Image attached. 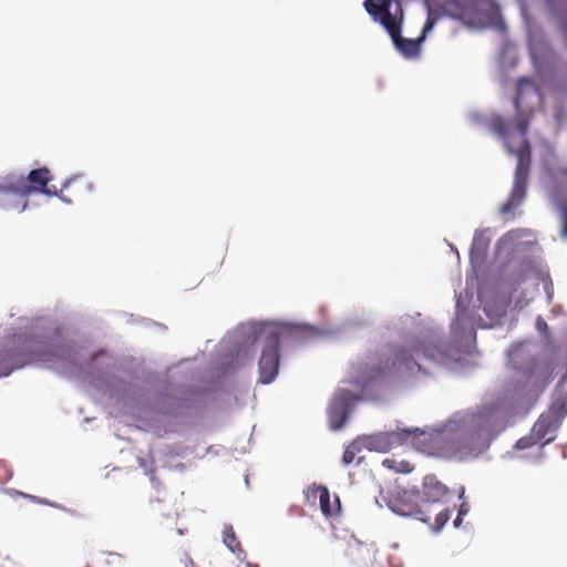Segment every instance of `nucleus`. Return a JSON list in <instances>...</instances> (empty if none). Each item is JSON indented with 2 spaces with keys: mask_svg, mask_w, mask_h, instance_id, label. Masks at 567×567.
I'll return each mask as SVG.
<instances>
[{
  "mask_svg": "<svg viewBox=\"0 0 567 567\" xmlns=\"http://www.w3.org/2000/svg\"><path fill=\"white\" fill-rule=\"evenodd\" d=\"M422 487V503L426 504L425 508L429 509V514L431 515L432 505L443 502L449 495V488L434 475L425 476Z\"/></svg>",
  "mask_w": 567,
  "mask_h": 567,
  "instance_id": "13",
  "label": "nucleus"
},
{
  "mask_svg": "<svg viewBox=\"0 0 567 567\" xmlns=\"http://www.w3.org/2000/svg\"><path fill=\"white\" fill-rule=\"evenodd\" d=\"M559 174H560V176H561V177L567 178V167L561 168V169L559 171Z\"/></svg>",
  "mask_w": 567,
  "mask_h": 567,
  "instance_id": "30",
  "label": "nucleus"
},
{
  "mask_svg": "<svg viewBox=\"0 0 567 567\" xmlns=\"http://www.w3.org/2000/svg\"><path fill=\"white\" fill-rule=\"evenodd\" d=\"M536 329L537 331L547 340H549L550 338V331H549V327L548 324L546 323V321L540 317L538 316L536 318Z\"/></svg>",
  "mask_w": 567,
  "mask_h": 567,
  "instance_id": "27",
  "label": "nucleus"
},
{
  "mask_svg": "<svg viewBox=\"0 0 567 567\" xmlns=\"http://www.w3.org/2000/svg\"><path fill=\"white\" fill-rule=\"evenodd\" d=\"M29 342L48 347L60 348L68 340V331L63 326L56 323H44L41 319L31 322Z\"/></svg>",
  "mask_w": 567,
  "mask_h": 567,
  "instance_id": "9",
  "label": "nucleus"
},
{
  "mask_svg": "<svg viewBox=\"0 0 567 567\" xmlns=\"http://www.w3.org/2000/svg\"><path fill=\"white\" fill-rule=\"evenodd\" d=\"M311 494L313 497L319 498L320 508L324 516L331 517L339 513V509H340L339 498L337 497L332 504L331 499H330V493L327 487L316 486L311 489Z\"/></svg>",
  "mask_w": 567,
  "mask_h": 567,
  "instance_id": "15",
  "label": "nucleus"
},
{
  "mask_svg": "<svg viewBox=\"0 0 567 567\" xmlns=\"http://www.w3.org/2000/svg\"><path fill=\"white\" fill-rule=\"evenodd\" d=\"M223 535H224V544L233 553H235V554L236 553H238V554L244 553V550L241 549L240 543H239V540L236 537V534L234 532L233 526L225 525L224 530H223Z\"/></svg>",
  "mask_w": 567,
  "mask_h": 567,
  "instance_id": "21",
  "label": "nucleus"
},
{
  "mask_svg": "<svg viewBox=\"0 0 567 567\" xmlns=\"http://www.w3.org/2000/svg\"><path fill=\"white\" fill-rule=\"evenodd\" d=\"M91 190V184L83 177L75 176L68 179L60 190L53 186V195L66 204H72Z\"/></svg>",
  "mask_w": 567,
  "mask_h": 567,
  "instance_id": "12",
  "label": "nucleus"
},
{
  "mask_svg": "<svg viewBox=\"0 0 567 567\" xmlns=\"http://www.w3.org/2000/svg\"><path fill=\"white\" fill-rule=\"evenodd\" d=\"M54 358L56 359V363L61 368L59 373L62 374V375H65V377H73V374H74L73 365L74 364L72 362V359L74 357H63V355H60V357H54Z\"/></svg>",
  "mask_w": 567,
  "mask_h": 567,
  "instance_id": "24",
  "label": "nucleus"
},
{
  "mask_svg": "<svg viewBox=\"0 0 567 567\" xmlns=\"http://www.w3.org/2000/svg\"><path fill=\"white\" fill-rule=\"evenodd\" d=\"M465 513H466V511L464 509V505H462L460 508L458 515L462 516Z\"/></svg>",
  "mask_w": 567,
  "mask_h": 567,
  "instance_id": "33",
  "label": "nucleus"
},
{
  "mask_svg": "<svg viewBox=\"0 0 567 567\" xmlns=\"http://www.w3.org/2000/svg\"><path fill=\"white\" fill-rule=\"evenodd\" d=\"M13 183L11 174L0 179V207L4 210H12Z\"/></svg>",
  "mask_w": 567,
  "mask_h": 567,
  "instance_id": "17",
  "label": "nucleus"
},
{
  "mask_svg": "<svg viewBox=\"0 0 567 567\" xmlns=\"http://www.w3.org/2000/svg\"><path fill=\"white\" fill-rule=\"evenodd\" d=\"M18 357H0V378L7 377L11 373L13 368H9L10 361L12 359H17Z\"/></svg>",
  "mask_w": 567,
  "mask_h": 567,
  "instance_id": "26",
  "label": "nucleus"
},
{
  "mask_svg": "<svg viewBox=\"0 0 567 567\" xmlns=\"http://www.w3.org/2000/svg\"><path fill=\"white\" fill-rule=\"evenodd\" d=\"M560 210L563 217V227L560 235L561 237L567 238V202L564 205H561Z\"/></svg>",
  "mask_w": 567,
  "mask_h": 567,
  "instance_id": "28",
  "label": "nucleus"
},
{
  "mask_svg": "<svg viewBox=\"0 0 567 567\" xmlns=\"http://www.w3.org/2000/svg\"><path fill=\"white\" fill-rule=\"evenodd\" d=\"M369 360H371V361L360 362L357 367H353L352 372H351L350 383L352 385H354L355 388H359L362 392H364L370 385H373V384H379V385L383 386L380 382H370L367 385H363L362 383L355 382V379H357V377L359 374L360 369H361V374L363 372L371 373V371L369 369H365V364H379V363H384L386 361V360H384V361H382V360L375 361V357H369Z\"/></svg>",
  "mask_w": 567,
  "mask_h": 567,
  "instance_id": "20",
  "label": "nucleus"
},
{
  "mask_svg": "<svg viewBox=\"0 0 567 567\" xmlns=\"http://www.w3.org/2000/svg\"><path fill=\"white\" fill-rule=\"evenodd\" d=\"M157 326L163 328V329H166V326H163V324H157Z\"/></svg>",
  "mask_w": 567,
  "mask_h": 567,
  "instance_id": "35",
  "label": "nucleus"
},
{
  "mask_svg": "<svg viewBox=\"0 0 567 567\" xmlns=\"http://www.w3.org/2000/svg\"><path fill=\"white\" fill-rule=\"evenodd\" d=\"M514 153L513 150H509ZM517 155V165L514 173V183L511 194L507 200L502 205L499 212L502 214H508L516 207H518L526 197L528 176L530 167V146L525 140L522 146L515 152Z\"/></svg>",
  "mask_w": 567,
  "mask_h": 567,
  "instance_id": "8",
  "label": "nucleus"
},
{
  "mask_svg": "<svg viewBox=\"0 0 567 567\" xmlns=\"http://www.w3.org/2000/svg\"><path fill=\"white\" fill-rule=\"evenodd\" d=\"M369 360H371V361L360 362L357 367H353L352 372H351L350 383L352 385H354L355 388H359L362 392H364L370 385H373V384H379V385L383 386L380 382H370L367 385H363L362 383L355 382V379H357V377L359 374L360 369H361V374L363 372L371 373V371L369 369H365V364H379V363H384L386 361V360H384V361H382V360L375 361V357H369Z\"/></svg>",
  "mask_w": 567,
  "mask_h": 567,
  "instance_id": "19",
  "label": "nucleus"
},
{
  "mask_svg": "<svg viewBox=\"0 0 567 567\" xmlns=\"http://www.w3.org/2000/svg\"><path fill=\"white\" fill-rule=\"evenodd\" d=\"M464 429L453 442V453L460 458L477 456L483 453L492 440V423L482 415L471 414L463 419Z\"/></svg>",
  "mask_w": 567,
  "mask_h": 567,
  "instance_id": "5",
  "label": "nucleus"
},
{
  "mask_svg": "<svg viewBox=\"0 0 567 567\" xmlns=\"http://www.w3.org/2000/svg\"><path fill=\"white\" fill-rule=\"evenodd\" d=\"M51 179V172L47 167L32 169L27 177L11 174L13 183L12 212L22 213L28 207V197L32 193L53 195V189L48 187Z\"/></svg>",
  "mask_w": 567,
  "mask_h": 567,
  "instance_id": "7",
  "label": "nucleus"
},
{
  "mask_svg": "<svg viewBox=\"0 0 567 567\" xmlns=\"http://www.w3.org/2000/svg\"><path fill=\"white\" fill-rule=\"evenodd\" d=\"M440 8L445 16L466 24H473L480 16L477 0H444Z\"/></svg>",
  "mask_w": 567,
  "mask_h": 567,
  "instance_id": "11",
  "label": "nucleus"
},
{
  "mask_svg": "<svg viewBox=\"0 0 567 567\" xmlns=\"http://www.w3.org/2000/svg\"><path fill=\"white\" fill-rule=\"evenodd\" d=\"M546 413L561 423L567 414V393H556L555 399Z\"/></svg>",
  "mask_w": 567,
  "mask_h": 567,
  "instance_id": "18",
  "label": "nucleus"
},
{
  "mask_svg": "<svg viewBox=\"0 0 567 567\" xmlns=\"http://www.w3.org/2000/svg\"><path fill=\"white\" fill-rule=\"evenodd\" d=\"M359 399L358 395L346 389H339L334 393L328 410L330 427L332 430H340L346 424L353 403Z\"/></svg>",
  "mask_w": 567,
  "mask_h": 567,
  "instance_id": "10",
  "label": "nucleus"
},
{
  "mask_svg": "<svg viewBox=\"0 0 567 567\" xmlns=\"http://www.w3.org/2000/svg\"><path fill=\"white\" fill-rule=\"evenodd\" d=\"M186 567H196V566H195L194 561L190 558H188Z\"/></svg>",
  "mask_w": 567,
  "mask_h": 567,
  "instance_id": "31",
  "label": "nucleus"
},
{
  "mask_svg": "<svg viewBox=\"0 0 567 567\" xmlns=\"http://www.w3.org/2000/svg\"><path fill=\"white\" fill-rule=\"evenodd\" d=\"M560 424L558 420L545 412L535 422L532 432L539 442L544 441L543 445H545L555 440V433Z\"/></svg>",
  "mask_w": 567,
  "mask_h": 567,
  "instance_id": "14",
  "label": "nucleus"
},
{
  "mask_svg": "<svg viewBox=\"0 0 567 567\" xmlns=\"http://www.w3.org/2000/svg\"><path fill=\"white\" fill-rule=\"evenodd\" d=\"M31 354H32V355H35L37 353H35V352H32Z\"/></svg>",
  "mask_w": 567,
  "mask_h": 567,
  "instance_id": "37",
  "label": "nucleus"
},
{
  "mask_svg": "<svg viewBox=\"0 0 567 567\" xmlns=\"http://www.w3.org/2000/svg\"><path fill=\"white\" fill-rule=\"evenodd\" d=\"M565 343H566V347H567V332H566V337H565Z\"/></svg>",
  "mask_w": 567,
  "mask_h": 567,
  "instance_id": "36",
  "label": "nucleus"
},
{
  "mask_svg": "<svg viewBox=\"0 0 567 567\" xmlns=\"http://www.w3.org/2000/svg\"><path fill=\"white\" fill-rule=\"evenodd\" d=\"M517 130L519 131V133L525 136L526 133H527V130H528V121L525 120V118H520L517 121Z\"/></svg>",
  "mask_w": 567,
  "mask_h": 567,
  "instance_id": "29",
  "label": "nucleus"
},
{
  "mask_svg": "<svg viewBox=\"0 0 567 567\" xmlns=\"http://www.w3.org/2000/svg\"><path fill=\"white\" fill-rule=\"evenodd\" d=\"M383 466L390 470H394L399 473H410L413 471V465L408 461H396L395 458H385L382 462Z\"/></svg>",
  "mask_w": 567,
  "mask_h": 567,
  "instance_id": "23",
  "label": "nucleus"
},
{
  "mask_svg": "<svg viewBox=\"0 0 567 567\" xmlns=\"http://www.w3.org/2000/svg\"><path fill=\"white\" fill-rule=\"evenodd\" d=\"M461 522H462V517L458 515V516L456 517V519L454 520V525H455V526H458Z\"/></svg>",
  "mask_w": 567,
  "mask_h": 567,
  "instance_id": "32",
  "label": "nucleus"
},
{
  "mask_svg": "<svg viewBox=\"0 0 567 567\" xmlns=\"http://www.w3.org/2000/svg\"><path fill=\"white\" fill-rule=\"evenodd\" d=\"M280 357H259V381L264 384L271 383L278 374Z\"/></svg>",
  "mask_w": 567,
  "mask_h": 567,
  "instance_id": "16",
  "label": "nucleus"
},
{
  "mask_svg": "<svg viewBox=\"0 0 567 567\" xmlns=\"http://www.w3.org/2000/svg\"><path fill=\"white\" fill-rule=\"evenodd\" d=\"M371 373L361 370L355 379V382L363 385L370 382H380L385 388H395L410 382L414 377L421 372V365L414 360V357H394L389 358L384 363L365 364Z\"/></svg>",
  "mask_w": 567,
  "mask_h": 567,
  "instance_id": "4",
  "label": "nucleus"
},
{
  "mask_svg": "<svg viewBox=\"0 0 567 567\" xmlns=\"http://www.w3.org/2000/svg\"><path fill=\"white\" fill-rule=\"evenodd\" d=\"M362 449H364V447H363V445H361L360 437H358L357 440H354L351 444H349L346 447V451L342 456L343 464H346V465L351 464L354 461L357 454L360 453L362 451Z\"/></svg>",
  "mask_w": 567,
  "mask_h": 567,
  "instance_id": "22",
  "label": "nucleus"
},
{
  "mask_svg": "<svg viewBox=\"0 0 567 567\" xmlns=\"http://www.w3.org/2000/svg\"><path fill=\"white\" fill-rule=\"evenodd\" d=\"M361 445L369 451L388 452L389 450L410 444L419 451L433 454L440 452L446 440L444 432H427L415 429H396L359 436Z\"/></svg>",
  "mask_w": 567,
  "mask_h": 567,
  "instance_id": "2",
  "label": "nucleus"
},
{
  "mask_svg": "<svg viewBox=\"0 0 567 567\" xmlns=\"http://www.w3.org/2000/svg\"><path fill=\"white\" fill-rule=\"evenodd\" d=\"M538 442H539L538 439H536L534 433L530 432V434L528 436L520 437L516 442L515 447L518 449V450H526V449H529V447L534 446Z\"/></svg>",
  "mask_w": 567,
  "mask_h": 567,
  "instance_id": "25",
  "label": "nucleus"
},
{
  "mask_svg": "<svg viewBox=\"0 0 567 567\" xmlns=\"http://www.w3.org/2000/svg\"><path fill=\"white\" fill-rule=\"evenodd\" d=\"M95 354L102 355V354H104V352L103 351H99Z\"/></svg>",
  "mask_w": 567,
  "mask_h": 567,
  "instance_id": "34",
  "label": "nucleus"
},
{
  "mask_svg": "<svg viewBox=\"0 0 567 567\" xmlns=\"http://www.w3.org/2000/svg\"><path fill=\"white\" fill-rule=\"evenodd\" d=\"M392 4V0H365L364 8L368 13L375 20L379 21L384 29L388 31L391 37L395 48L400 51L405 58L414 59L417 58L421 52V43L424 41L425 35L430 32L434 24L436 23V18L429 16L421 37L417 39H406L401 35V25H402V9L401 4L398 2V9L400 11V17L396 14H392L390 12V7Z\"/></svg>",
  "mask_w": 567,
  "mask_h": 567,
  "instance_id": "3",
  "label": "nucleus"
},
{
  "mask_svg": "<svg viewBox=\"0 0 567 567\" xmlns=\"http://www.w3.org/2000/svg\"><path fill=\"white\" fill-rule=\"evenodd\" d=\"M389 507L398 515L412 517L430 525L434 530H440L451 516L447 508L441 509L434 514L432 522V515L425 508L426 504L420 503V495L414 491H396L389 499Z\"/></svg>",
  "mask_w": 567,
  "mask_h": 567,
  "instance_id": "6",
  "label": "nucleus"
},
{
  "mask_svg": "<svg viewBox=\"0 0 567 567\" xmlns=\"http://www.w3.org/2000/svg\"><path fill=\"white\" fill-rule=\"evenodd\" d=\"M326 330L306 322L250 320L228 331L220 340L221 354H248L260 346V354H279L281 346H299L315 341Z\"/></svg>",
  "mask_w": 567,
  "mask_h": 567,
  "instance_id": "1",
  "label": "nucleus"
}]
</instances>
